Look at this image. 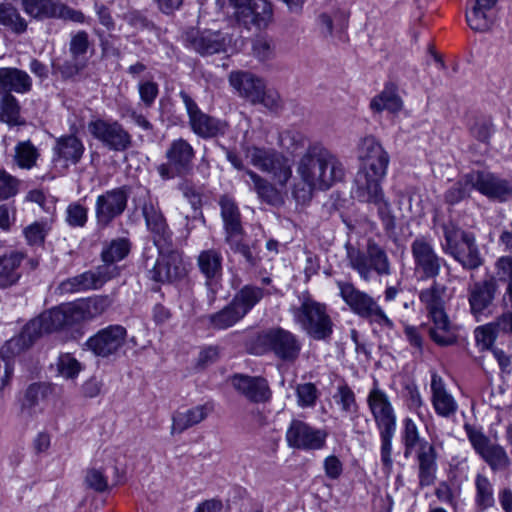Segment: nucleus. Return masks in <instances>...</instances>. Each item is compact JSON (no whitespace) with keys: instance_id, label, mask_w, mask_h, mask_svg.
Here are the masks:
<instances>
[{"instance_id":"obj_60","label":"nucleus","mask_w":512,"mask_h":512,"mask_svg":"<svg viewBox=\"0 0 512 512\" xmlns=\"http://www.w3.org/2000/svg\"><path fill=\"white\" fill-rule=\"evenodd\" d=\"M464 429L472 447L479 456H481L493 444L481 430L474 426L465 424Z\"/></svg>"},{"instance_id":"obj_33","label":"nucleus","mask_w":512,"mask_h":512,"mask_svg":"<svg viewBox=\"0 0 512 512\" xmlns=\"http://www.w3.org/2000/svg\"><path fill=\"white\" fill-rule=\"evenodd\" d=\"M0 87L5 93L26 94L32 89V79L24 70L2 67L0 68Z\"/></svg>"},{"instance_id":"obj_8","label":"nucleus","mask_w":512,"mask_h":512,"mask_svg":"<svg viewBox=\"0 0 512 512\" xmlns=\"http://www.w3.org/2000/svg\"><path fill=\"white\" fill-rule=\"evenodd\" d=\"M337 287L341 298L354 314L388 329L394 327L393 321L371 295L359 290L351 282L338 281Z\"/></svg>"},{"instance_id":"obj_48","label":"nucleus","mask_w":512,"mask_h":512,"mask_svg":"<svg viewBox=\"0 0 512 512\" xmlns=\"http://www.w3.org/2000/svg\"><path fill=\"white\" fill-rule=\"evenodd\" d=\"M470 136L485 146L484 153L488 151L490 139L495 132L493 121L490 117H477L468 126Z\"/></svg>"},{"instance_id":"obj_9","label":"nucleus","mask_w":512,"mask_h":512,"mask_svg":"<svg viewBox=\"0 0 512 512\" xmlns=\"http://www.w3.org/2000/svg\"><path fill=\"white\" fill-rule=\"evenodd\" d=\"M229 83L241 97L252 104H262L269 110H277L280 107L279 94L267 90L264 80L249 71L231 72Z\"/></svg>"},{"instance_id":"obj_21","label":"nucleus","mask_w":512,"mask_h":512,"mask_svg":"<svg viewBox=\"0 0 512 512\" xmlns=\"http://www.w3.org/2000/svg\"><path fill=\"white\" fill-rule=\"evenodd\" d=\"M472 187L489 200L505 202L512 197V184L487 170L470 171Z\"/></svg>"},{"instance_id":"obj_23","label":"nucleus","mask_w":512,"mask_h":512,"mask_svg":"<svg viewBox=\"0 0 512 512\" xmlns=\"http://www.w3.org/2000/svg\"><path fill=\"white\" fill-rule=\"evenodd\" d=\"M367 404L378 430L396 429V415L387 394L377 383L368 394Z\"/></svg>"},{"instance_id":"obj_16","label":"nucleus","mask_w":512,"mask_h":512,"mask_svg":"<svg viewBox=\"0 0 512 512\" xmlns=\"http://www.w3.org/2000/svg\"><path fill=\"white\" fill-rule=\"evenodd\" d=\"M499 285L495 276H487L474 282L468 288V303L470 313L480 322L493 313Z\"/></svg>"},{"instance_id":"obj_41","label":"nucleus","mask_w":512,"mask_h":512,"mask_svg":"<svg viewBox=\"0 0 512 512\" xmlns=\"http://www.w3.org/2000/svg\"><path fill=\"white\" fill-rule=\"evenodd\" d=\"M79 322L92 319L103 314L111 305L112 299L107 295H99L74 302Z\"/></svg>"},{"instance_id":"obj_6","label":"nucleus","mask_w":512,"mask_h":512,"mask_svg":"<svg viewBox=\"0 0 512 512\" xmlns=\"http://www.w3.org/2000/svg\"><path fill=\"white\" fill-rule=\"evenodd\" d=\"M384 178L358 172L353 193L358 201L373 204L377 208L378 216L385 231L391 233L396 228V221L392 214L391 205L386 199L381 186Z\"/></svg>"},{"instance_id":"obj_34","label":"nucleus","mask_w":512,"mask_h":512,"mask_svg":"<svg viewBox=\"0 0 512 512\" xmlns=\"http://www.w3.org/2000/svg\"><path fill=\"white\" fill-rule=\"evenodd\" d=\"M222 255L216 249H207L200 252L197 265L206 278V285L213 290V286L222 275Z\"/></svg>"},{"instance_id":"obj_28","label":"nucleus","mask_w":512,"mask_h":512,"mask_svg":"<svg viewBox=\"0 0 512 512\" xmlns=\"http://www.w3.org/2000/svg\"><path fill=\"white\" fill-rule=\"evenodd\" d=\"M44 333H48V331L44 329V324L38 316L29 321L17 337L8 340L2 346V352H11L12 355H16L29 348Z\"/></svg>"},{"instance_id":"obj_5","label":"nucleus","mask_w":512,"mask_h":512,"mask_svg":"<svg viewBox=\"0 0 512 512\" xmlns=\"http://www.w3.org/2000/svg\"><path fill=\"white\" fill-rule=\"evenodd\" d=\"M157 257L151 248H145L142 266L146 277L159 284L173 283L186 275L182 254L171 247H157Z\"/></svg>"},{"instance_id":"obj_62","label":"nucleus","mask_w":512,"mask_h":512,"mask_svg":"<svg viewBox=\"0 0 512 512\" xmlns=\"http://www.w3.org/2000/svg\"><path fill=\"white\" fill-rule=\"evenodd\" d=\"M299 177L300 181L294 184L292 194L298 203L305 204L311 200L314 190H318V184L304 176Z\"/></svg>"},{"instance_id":"obj_13","label":"nucleus","mask_w":512,"mask_h":512,"mask_svg":"<svg viewBox=\"0 0 512 512\" xmlns=\"http://www.w3.org/2000/svg\"><path fill=\"white\" fill-rule=\"evenodd\" d=\"M166 163L157 167V172L163 180L175 177H186L193 169L195 151L191 144L179 138L173 140L165 152Z\"/></svg>"},{"instance_id":"obj_59","label":"nucleus","mask_w":512,"mask_h":512,"mask_svg":"<svg viewBox=\"0 0 512 512\" xmlns=\"http://www.w3.org/2000/svg\"><path fill=\"white\" fill-rule=\"evenodd\" d=\"M57 369L61 376L66 379L75 378L82 369L80 362L71 354H62L58 358Z\"/></svg>"},{"instance_id":"obj_36","label":"nucleus","mask_w":512,"mask_h":512,"mask_svg":"<svg viewBox=\"0 0 512 512\" xmlns=\"http://www.w3.org/2000/svg\"><path fill=\"white\" fill-rule=\"evenodd\" d=\"M25 255L20 251H10L0 256V288L12 286L21 277L20 264Z\"/></svg>"},{"instance_id":"obj_3","label":"nucleus","mask_w":512,"mask_h":512,"mask_svg":"<svg viewBox=\"0 0 512 512\" xmlns=\"http://www.w3.org/2000/svg\"><path fill=\"white\" fill-rule=\"evenodd\" d=\"M302 341L298 335L282 327H272L258 332L250 341L252 354H272L284 364H294L302 351Z\"/></svg>"},{"instance_id":"obj_35","label":"nucleus","mask_w":512,"mask_h":512,"mask_svg":"<svg viewBox=\"0 0 512 512\" xmlns=\"http://www.w3.org/2000/svg\"><path fill=\"white\" fill-rule=\"evenodd\" d=\"M219 205L226 233L225 240H233L234 237L243 235L240 212L236 203L232 199L223 196L219 201Z\"/></svg>"},{"instance_id":"obj_15","label":"nucleus","mask_w":512,"mask_h":512,"mask_svg":"<svg viewBox=\"0 0 512 512\" xmlns=\"http://www.w3.org/2000/svg\"><path fill=\"white\" fill-rule=\"evenodd\" d=\"M23 11L32 19L44 21L47 19H58L83 23L85 15L76 9L71 8L61 0H20Z\"/></svg>"},{"instance_id":"obj_49","label":"nucleus","mask_w":512,"mask_h":512,"mask_svg":"<svg viewBox=\"0 0 512 512\" xmlns=\"http://www.w3.org/2000/svg\"><path fill=\"white\" fill-rule=\"evenodd\" d=\"M475 489V503L481 511L494 506L495 498L493 484L486 476L477 474L475 478Z\"/></svg>"},{"instance_id":"obj_47","label":"nucleus","mask_w":512,"mask_h":512,"mask_svg":"<svg viewBox=\"0 0 512 512\" xmlns=\"http://www.w3.org/2000/svg\"><path fill=\"white\" fill-rule=\"evenodd\" d=\"M242 318L244 315L231 301L223 309L209 316V324L213 329L224 330L232 327Z\"/></svg>"},{"instance_id":"obj_26","label":"nucleus","mask_w":512,"mask_h":512,"mask_svg":"<svg viewBox=\"0 0 512 512\" xmlns=\"http://www.w3.org/2000/svg\"><path fill=\"white\" fill-rule=\"evenodd\" d=\"M419 300L429 318L446 314V304L449 300L448 288L446 285L433 280L429 287L419 292Z\"/></svg>"},{"instance_id":"obj_4","label":"nucleus","mask_w":512,"mask_h":512,"mask_svg":"<svg viewBox=\"0 0 512 512\" xmlns=\"http://www.w3.org/2000/svg\"><path fill=\"white\" fill-rule=\"evenodd\" d=\"M298 301V305L290 308L295 324L313 340H329L333 334L334 323L327 305L315 300L308 291L301 293Z\"/></svg>"},{"instance_id":"obj_64","label":"nucleus","mask_w":512,"mask_h":512,"mask_svg":"<svg viewBox=\"0 0 512 512\" xmlns=\"http://www.w3.org/2000/svg\"><path fill=\"white\" fill-rule=\"evenodd\" d=\"M498 332L493 323L479 326L475 329V339L482 349H492Z\"/></svg>"},{"instance_id":"obj_57","label":"nucleus","mask_w":512,"mask_h":512,"mask_svg":"<svg viewBox=\"0 0 512 512\" xmlns=\"http://www.w3.org/2000/svg\"><path fill=\"white\" fill-rule=\"evenodd\" d=\"M402 439L405 448V457H408L417 445L421 447V443L424 441L419 436V431L415 422L410 418H406L404 420V431Z\"/></svg>"},{"instance_id":"obj_55","label":"nucleus","mask_w":512,"mask_h":512,"mask_svg":"<svg viewBox=\"0 0 512 512\" xmlns=\"http://www.w3.org/2000/svg\"><path fill=\"white\" fill-rule=\"evenodd\" d=\"M65 222L71 228H83L88 222V208L80 202L70 203L65 211Z\"/></svg>"},{"instance_id":"obj_27","label":"nucleus","mask_w":512,"mask_h":512,"mask_svg":"<svg viewBox=\"0 0 512 512\" xmlns=\"http://www.w3.org/2000/svg\"><path fill=\"white\" fill-rule=\"evenodd\" d=\"M85 151L81 139L75 135L61 136L56 139L53 147V162H63L65 166L80 162Z\"/></svg>"},{"instance_id":"obj_52","label":"nucleus","mask_w":512,"mask_h":512,"mask_svg":"<svg viewBox=\"0 0 512 512\" xmlns=\"http://www.w3.org/2000/svg\"><path fill=\"white\" fill-rule=\"evenodd\" d=\"M480 457L493 471L505 470L511 464L508 454L499 444H492Z\"/></svg>"},{"instance_id":"obj_37","label":"nucleus","mask_w":512,"mask_h":512,"mask_svg":"<svg viewBox=\"0 0 512 512\" xmlns=\"http://www.w3.org/2000/svg\"><path fill=\"white\" fill-rule=\"evenodd\" d=\"M432 326L429 328V336L438 346L446 347L457 342L456 328L451 324L446 314L430 317Z\"/></svg>"},{"instance_id":"obj_46","label":"nucleus","mask_w":512,"mask_h":512,"mask_svg":"<svg viewBox=\"0 0 512 512\" xmlns=\"http://www.w3.org/2000/svg\"><path fill=\"white\" fill-rule=\"evenodd\" d=\"M39 157L40 152L31 140L19 141L14 148V162L21 169H32Z\"/></svg>"},{"instance_id":"obj_2","label":"nucleus","mask_w":512,"mask_h":512,"mask_svg":"<svg viewBox=\"0 0 512 512\" xmlns=\"http://www.w3.org/2000/svg\"><path fill=\"white\" fill-rule=\"evenodd\" d=\"M444 242L442 251L452 257L464 270L475 271L484 264V257L473 232L463 230L455 221L440 224Z\"/></svg>"},{"instance_id":"obj_32","label":"nucleus","mask_w":512,"mask_h":512,"mask_svg":"<svg viewBox=\"0 0 512 512\" xmlns=\"http://www.w3.org/2000/svg\"><path fill=\"white\" fill-rule=\"evenodd\" d=\"M212 411L209 404L197 405L189 409L178 410L172 416L171 434H181L201 423Z\"/></svg>"},{"instance_id":"obj_40","label":"nucleus","mask_w":512,"mask_h":512,"mask_svg":"<svg viewBox=\"0 0 512 512\" xmlns=\"http://www.w3.org/2000/svg\"><path fill=\"white\" fill-rule=\"evenodd\" d=\"M245 176L249 177L250 180H245L246 183L254 190L258 198L269 205H276L280 202V194L276 188L269 183L266 179L262 178L256 172L247 169L245 170Z\"/></svg>"},{"instance_id":"obj_29","label":"nucleus","mask_w":512,"mask_h":512,"mask_svg":"<svg viewBox=\"0 0 512 512\" xmlns=\"http://www.w3.org/2000/svg\"><path fill=\"white\" fill-rule=\"evenodd\" d=\"M431 392L432 404L439 416L449 418L456 413L458 405L446 390L444 380L437 373H433L431 376Z\"/></svg>"},{"instance_id":"obj_22","label":"nucleus","mask_w":512,"mask_h":512,"mask_svg":"<svg viewBox=\"0 0 512 512\" xmlns=\"http://www.w3.org/2000/svg\"><path fill=\"white\" fill-rule=\"evenodd\" d=\"M328 433L301 420H293L286 432V440L291 448L300 450H320L326 444Z\"/></svg>"},{"instance_id":"obj_54","label":"nucleus","mask_w":512,"mask_h":512,"mask_svg":"<svg viewBox=\"0 0 512 512\" xmlns=\"http://www.w3.org/2000/svg\"><path fill=\"white\" fill-rule=\"evenodd\" d=\"M466 21L469 27L476 32H486L493 25L490 11L477 5H474L473 9L466 14Z\"/></svg>"},{"instance_id":"obj_17","label":"nucleus","mask_w":512,"mask_h":512,"mask_svg":"<svg viewBox=\"0 0 512 512\" xmlns=\"http://www.w3.org/2000/svg\"><path fill=\"white\" fill-rule=\"evenodd\" d=\"M89 133L111 151L123 152L132 146V136L116 120L96 119L88 123Z\"/></svg>"},{"instance_id":"obj_12","label":"nucleus","mask_w":512,"mask_h":512,"mask_svg":"<svg viewBox=\"0 0 512 512\" xmlns=\"http://www.w3.org/2000/svg\"><path fill=\"white\" fill-rule=\"evenodd\" d=\"M246 156L253 166L270 174L281 186L286 185L292 176L290 160L274 149L250 146L246 149Z\"/></svg>"},{"instance_id":"obj_39","label":"nucleus","mask_w":512,"mask_h":512,"mask_svg":"<svg viewBox=\"0 0 512 512\" xmlns=\"http://www.w3.org/2000/svg\"><path fill=\"white\" fill-rule=\"evenodd\" d=\"M271 17L272 8L267 0H250L237 18L245 23L262 26L266 25Z\"/></svg>"},{"instance_id":"obj_10","label":"nucleus","mask_w":512,"mask_h":512,"mask_svg":"<svg viewBox=\"0 0 512 512\" xmlns=\"http://www.w3.org/2000/svg\"><path fill=\"white\" fill-rule=\"evenodd\" d=\"M414 275L418 281L436 280L447 261L435 250L427 236H417L411 243Z\"/></svg>"},{"instance_id":"obj_51","label":"nucleus","mask_w":512,"mask_h":512,"mask_svg":"<svg viewBox=\"0 0 512 512\" xmlns=\"http://www.w3.org/2000/svg\"><path fill=\"white\" fill-rule=\"evenodd\" d=\"M62 293H76L90 289H97L95 286V277L92 271H86L82 274L68 278L59 285Z\"/></svg>"},{"instance_id":"obj_53","label":"nucleus","mask_w":512,"mask_h":512,"mask_svg":"<svg viewBox=\"0 0 512 512\" xmlns=\"http://www.w3.org/2000/svg\"><path fill=\"white\" fill-rule=\"evenodd\" d=\"M333 399L335 403L340 406L341 411L346 414L354 415L359 410L355 393L347 383H343L337 387Z\"/></svg>"},{"instance_id":"obj_58","label":"nucleus","mask_w":512,"mask_h":512,"mask_svg":"<svg viewBox=\"0 0 512 512\" xmlns=\"http://www.w3.org/2000/svg\"><path fill=\"white\" fill-rule=\"evenodd\" d=\"M297 403L302 408L314 407L319 397L315 384L303 383L296 387Z\"/></svg>"},{"instance_id":"obj_63","label":"nucleus","mask_w":512,"mask_h":512,"mask_svg":"<svg viewBox=\"0 0 512 512\" xmlns=\"http://www.w3.org/2000/svg\"><path fill=\"white\" fill-rule=\"evenodd\" d=\"M90 47L89 35L86 31L80 30L71 36L69 52L74 59H81Z\"/></svg>"},{"instance_id":"obj_18","label":"nucleus","mask_w":512,"mask_h":512,"mask_svg":"<svg viewBox=\"0 0 512 512\" xmlns=\"http://www.w3.org/2000/svg\"><path fill=\"white\" fill-rule=\"evenodd\" d=\"M127 329L119 324L100 329L85 342L87 350L101 358L116 357L124 347Z\"/></svg>"},{"instance_id":"obj_20","label":"nucleus","mask_w":512,"mask_h":512,"mask_svg":"<svg viewBox=\"0 0 512 512\" xmlns=\"http://www.w3.org/2000/svg\"><path fill=\"white\" fill-rule=\"evenodd\" d=\"M358 158L361 161L359 173L377 177L386 176L390 157L374 136H366L360 140Z\"/></svg>"},{"instance_id":"obj_11","label":"nucleus","mask_w":512,"mask_h":512,"mask_svg":"<svg viewBox=\"0 0 512 512\" xmlns=\"http://www.w3.org/2000/svg\"><path fill=\"white\" fill-rule=\"evenodd\" d=\"M188 116V124L191 131L202 139H212L224 136L229 124L227 121L211 116L203 112L195 100L184 90L179 92Z\"/></svg>"},{"instance_id":"obj_31","label":"nucleus","mask_w":512,"mask_h":512,"mask_svg":"<svg viewBox=\"0 0 512 512\" xmlns=\"http://www.w3.org/2000/svg\"><path fill=\"white\" fill-rule=\"evenodd\" d=\"M437 453L432 444L427 441L421 443L418 449V478L421 487L431 486L436 479Z\"/></svg>"},{"instance_id":"obj_45","label":"nucleus","mask_w":512,"mask_h":512,"mask_svg":"<svg viewBox=\"0 0 512 512\" xmlns=\"http://www.w3.org/2000/svg\"><path fill=\"white\" fill-rule=\"evenodd\" d=\"M264 297V290L254 285H244L231 300L244 316Z\"/></svg>"},{"instance_id":"obj_30","label":"nucleus","mask_w":512,"mask_h":512,"mask_svg":"<svg viewBox=\"0 0 512 512\" xmlns=\"http://www.w3.org/2000/svg\"><path fill=\"white\" fill-rule=\"evenodd\" d=\"M77 309L74 303L53 308L40 315L44 329L51 333L64 327L79 323Z\"/></svg>"},{"instance_id":"obj_1","label":"nucleus","mask_w":512,"mask_h":512,"mask_svg":"<svg viewBox=\"0 0 512 512\" xmlns=\"http://www.w3.org/2000/svg\"><path fill=\"white\" fill-rule=\"evenodd\" d=\"M296 172L298 176L317 183L318 190H328L345 177L341 160L320 142L308 145L297 163Z\"/></svg>"},{"instance_id":"obj_19","label":"nucleus","mask_w":512,"mask_h":512,"mask_svg":"<svg viewBox=\"0 0 512 512\" xmlns=\"http://www.w3.org/2000/svg\"><path fill=\"white\" fill-rule=\"evenodd\" d=\"M185 46L201 56L226 53L231 45L232 37L222 31L194 30L187 31L184 36Z\"/></svg>"},{"instance_id":"obj_56","label":"nucleus","mask_w":512,"mask_h":512,"mask_svg":"<svg viewBox=\"0 0 512 512\" xmlns=\"http://www.w3.org/2000/svg\"><path fill=\"white\" fill-rule=\"evenodd\" d=\"M50 226L46 222H34L28 225L24 230V236L29 246L40 247L45 243Z\"/></svg>"},{"instance_id":"obj_50","label":"nucleus","mask_w":512,"mask_h":512,"mask_svg":"<svg viewBox=\"0 0 512 512\" xmlns=\"http://www.w3.org/2000/svg\"><path fill=\"white\" fill-rule=\"evenodd\" d=\"M131 250V242L128 238L113 239L101 252L104 263H116L123 260Z\"/></svg>"},{"instance_id":"obj_42","label":"nucleus","mask_w":512,"mask_h":512,"mask_svg":"<svg viewBox=\"0 0 512 512\" xmlns=\"http://www.w3.org/2000/svg\"><path fill=\"white\" fill-rule=\"evenodd\" d=\"M0 121L10 127L25 124V120L21 117L20 104L11 93H4L0 97Z\"/></svg>"},{"instance_id":"obj_43","label":"nucleus","mask_w":512,"mask_h":512,"mask_svg":"<svg viewBox=\"0 0 512 512\" xmlns=\"http://www.w3.org/2000/svg\"><path fill=\"white\" fill-rule=\"evenodd\" d=\"M403 102L396 92L394 85H386L384 90L375 96L370 102V108L374 112L388 110L392 113L399 112L402 109Z\"/></svg>"},{"instance_id":"obj_24","label":"nucleus","mask_w":512,"mask_h":512,"mask_svg":"<svg viewBox=\"0 0 512 512\" xmlns=\"http://www.w3.org/2000/svg\"><path fill=\"white\" fill-rule=\"evenodd\" d=\"M146 226L152 234L156 247H172L173 233L160 209L152 203H145L142 208Z\"/></svg>"},{"instance_id":"obj_25","label":"nucleus","mask_w":512,"mask_h":512,"mask_svg":"<svg viewBox=\"0 0 512 512\" xmlns=\"http://www.w3.org/2000/svg\"><path fill=\"white\" fill-rule=\"evenodd\" d=\"M231 383L239 393L251 402H265L271 396L268 382L262 377L235 374L231 378Z\"/></svg>"},{"instance_id":"obj_61","label":"nucleus","mask_w":512,"mask_h":512,"mask_svg":"<svg viewBox=\"0 0 512 512\" xmlns=\"http://www.w3.org/2000/svg\"><path fill=\"white\" fill-rule=\"evenodd\" d=\"M254 56L261 62L271 60L275 55V44L272 39L261 36L253 41Z\"/></svg>"},{"instance_id":"obj_7","label":"nucleus","mask_w":512,"mask_h":512,"mask_svg":"<svg viewBox=\"0 0 512 512\" xmlns=\"http://www.w3.org/2000/svg\"><path fill=\"white\" fill-rule=\"evenodd\" d=\"M346 251L350 267L362 280L370 281L373 272L378 276L391 274V263L386 251L374 241H368L365 251L346 244Z\"/></svg>"},{"instance_id":"obj_44","label":"nucleus","mask_w":512,"mask_h":512,"mask_svg":"<svg viewBox=\"0 0 512 512\" xmlns=\"http://www.w3.org/2000/svg\"><path fill=\"white\" fill-rule=\"evenodd\" d=\"M470 172L463 174L456 182H454L443 195L445 204L455 206L471 196L474 190L470 181Z\"/></svg>"},{"instance_id":"obj_38","label":"nucleus","mask_w":512,"mask_h":512,"mask_svg":"<svg viewBox=\"0 0 512 512\" xmlns=\"http://www.w3.org/2000/svg\"><path fill=\"white\" fill-rule=\"evenodd\" d=\"M0 26L12 34L22 35L27 32L28 21L12 3L2 2L0 3Z\"/></svg>"},{"instance_id":"obj_14","label":"nucleus","mask_w":512,"mask_h":512,"mask_svg":"<svg viewBox=\"0 0 512 512\" xmlns=\"http://www.w3.org/2000/svg\"><path fill=\"white\" fill-rule=\"evenodd\" d=\"M130 187L123 185L106 190L95 201V221L99 228L109 227L114 220L121 217L128 206Z\"/></svg>"}]
</instances>
